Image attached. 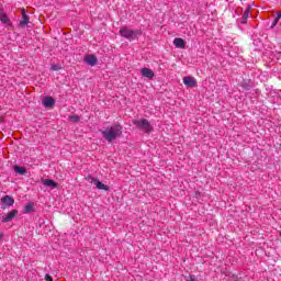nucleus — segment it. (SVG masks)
Instances as JSON below:
<instances>
[{"label":"nucleus","instance_id":"obj_1","mask_svg":"<svg viewBox=\"0 0 281 281\" xmlns=\"http://www.w3.org/2000/svg\"><path fill=\"white\" fill-rule=\"evenodd\" d=\"M100 133L105 142H109V144H111L112 142H115V139H117L119 137H122V125L113 124L105 130H100Z\"/></svg>","mask_w":281,"mask_h":281},{"label":"nucleus","instance_id":"obj_2","mask_svg":"<svg viewBox=\"0 0 281 281\" xmlns=\"http://www.w3.org/2000/svg\"><path fill=\"white\" fill-rule=\"evenodd\" d=\"M133 124L144 133H153V125H150V122L146 119L134 120Z\"/></svg>","mask_w":281,"mask_h":281},{"label":"nucleus","instance_id":"obj_3","mask_svg":"<svg viewBox=\"0 0 281 281\" xmlns=\"http://www.w3.org/2000/svg\"><path fill=\"white\" fill-rule=\"evenodd\" d=\"M120 36L123 38H127V41H135L137 36L139 35V31H134L128 27H122L119 31Z\"/></svg>","mask_w":281,"mask_h":281},{"label":"nucleus","instance_id":"obj_4","mask_svg":"<svg viewBox=\"0 0 281 281\" xmlns=\"http://www.w3.org/2000/svg\"><path fill=\"white\" fill-rule=\"evenodd\" d=\"M182 80L183 85H186V87H188L189 89H194V87H196L198 85L196 79L191 76H187Z\"/></svg>","mask_w":281,"mask_h":281},{"label":"nucleus","instance_id":"obj_5","mask_svg":"<svg viewBox=\"0 0 281 281\" xmlns=\"http://www.w3.org/2000/svg\"><path fill=\"white\" fill-rule=\"evenodd\" d=\"M83 61L90 65V67H95V65H98V57H95V55H86Z\"/></svg>","mask_w":281,"mask_h":281},{"label":"nucleus","instance_id":"obj_6","mask_svg":"<svg viewBox=\"0 0 281 281\" xmlns=\"http://www.w3.org/2000/svg\"><path fill=\"white\" fill-rule=\"evenodd\" d=\"M19 214L18 210H12L9 212L5 216L2 217V223H10L11 221H14V217Z\"/></svg>","mask_w":281,"mask_h":281},{"label":"nucleus","instance_id":"obj_7","mask_svg":"<svg viewBox=\"0 0 281 281\" xmlns=\"http://www.w3.org/2000/svg\"><path fill=\"white\" fill-rule=\"evenodd\" d=\"M140 74L144 78H148L149 80L155 78V71H153L150 68H142Z\"/></svg>","mask_w":281,"mask_h":281},{"label":"nucleus","instance_id":"obj_8","mask_svg":"<svg viewBox=\"0 0 281 281\" xmlns=\"http://www.w3.org/2000/svg\"><path fill=\"white\" fill-rule=\"evenodd\" d=\"M173 45L178 49H186V41H183V38H181V37H176L173 40Z\"/></svg>","mask_w":281,"mask_h":281},{"label":"nucleus","instance_id":"obj_9","mask_svg":"<svg viewBox=\"0 0 281 281\" xmlns=\"http://www.w3.org/2000/svg\"><path fill=\"white\" fill-rule=\"evenodd\" d=\"M43 186H45L46 188H52L53 190L55 188H58V183L52 179H44L42 180Z\"/></svg>","mask_w":281,"mask_h":281},{"label":"nucleus","instance_id":"obj_10","mask_svg":"<svg viewBox=\"0 0 281 281\" xmlns=\"http://www.w3.org/2000/svg\"><path fill=\"white\" fill-rule=\"evenodd\" d=\"M1 201L4 205H7V207H12V205H14V198L10 195L2 196Z\"/></svg>","mask_w":281,"mask_h":281},{"label":"nucleus","instance_id":"obj_11","mask_svg":"<svg viewBox=\"0 0 281 281\" xmlns=\"http://www.w3.org/2000/svg\"><path fill=\"white\" fill-rule=\"evenodd\" d=\"M43 105L46 108H52L54 104H56V100L52 97H45L42 101Z\"/></svg>","mask_w":281,"mask_h":281},{"label":"nucleus","instance_id":"obj_12","mask_svg":"<svg viewBox=\"0 0 281 281\" xmlns=\"http://www.w3.org/2000/svg\"><path fill=\"white\" fill-rule=\"evenodd\" d=\"M0 21L5 25H10V18H8V14H5L1 9H0Z\"/></svg>","mask_w":281,"mask_h":281},{"label":"nucleus","instance_id":"obj_13","mask_svg":"<svg viewBox=\"0 0 281 281\" xmlns=\"http://www.w3.org/2000/svg\"><path fill=\"white\" fill-rule=\"evenodd\" d=\"M32 212H34V202H29L24 206V213L25 214H32Z\"/></svg>","mask_w":281,"mask_h":281},{"label":"nucleus","instance_id":"obj_14","mask_svg":"<svg viewBox=\"0 0 281 281\" xmlns=\"http://www.w3.org/2000/svg\"><path fill=\"white\" fill-rule=\"evenodd\" d=\"M30 23V16L25 13L22 14V20L20 21V26L25 27Z\"/></svg>","mask_w":281,"mask_h":281},{"label":"nucleus","instance_id":"obj_15","mask_svg":"<svg viewBox=\"0 0 281 281\" xmlns=\"http://www.w3.org/2000/svg\"><path fill=\"white\" fill-rule=\"evenodd\" d=\"M94 186L98 188V190H105V192H109V187L102 183L100 180H97Z\"/></svg>","mask_w":281,"mask_h":281},{"label":"nucleus","instance_id":"obj_16","mask_svg":"<svg viewBox=\"0 0 281 281\" xmlns=\"http://www.w3.org/2000/svg\"><path fill=\"white\" fill-rule=\"evenodd\" d=\"M247 19H249V7L245 10L241 16V23H247Z\"/></svg>","mask_w":281,"mask_h":281},{"label":"nucleus","instance_id":"obj_17","mask_svg":"<svg viewBox=\"0 0 281 281\" xmlns=\"http://www.w3.org/2000/svg\"><path fill=\"white\" fill-rule=\"evenodd\" d=\"M14 172L18 175H25L26 170L23 167L14 166Z\"/></svg>","mask_w":281,"mask_h":281},{"label":"nucleus","instance_id":"obj_18","mask_svg":"<svg viewBox=\"0 0 281 281\" xmlns=\"http://www.w3.org/2000/svg\"><path fill=\"white\" fill-rule=\"evenodd\" d=\"M280 19H281V11L279 13H277V18L272 22L271 29L276 27V25H278V23H280Z\"/></svg>","mask_w":281,"mask_h":281},{"label":"nucleus","instance_id":"obj_19","mask_svg":"<svg viewBox=\"0 0 281 281\" xmlns=\"http://www.w3.org/2000/svg\"><path fill=\"white\" fill-rule=\"evenodd\" d=\"M52 71H60L63 69V66L60 64H53L50 66Z\"/></svg>","mask_w":281,"mask_h":281},{"label":"nucleus","instance_id":"obj_20","mask_svg":"<svg viewBox=\"0 0 281 281\" xmlns=\"http://www.w3.org/2000/svg\"><path fill=\"white\" fill-rule=\"evenodd\" d=\"M69 122H74V123H77V122H80V116L78 115H71L68 117Z\"/></svg>","mask_w":281,"mask_h":281},{"label":"nucleus","instance_id":"obj_21","mask_svg":"<svg viewBox=\"0 0 281 281\" xmlns=\"http://www.w3.org/2000/svg\"><path fill=\"white\" fill-rule=\"evenodd\" d=\"M86 181H88V183H94L95 184V181H98V179L94 178L93 176H87Z\"/></svg>","mask_w":281,"mask_h":281},{"label":"nucleus","instance_id":"obj_22","mask_svg":"<svg viewBox=\"0 0 281 281\" xmlns=\"http://www.w3.org/2000/svg\"><path fill=\"white\" fill-rule=\"evenodd\" d=\"M45 280H46V281H54V279H52V276H49V274H46V276H45Z\"/></svg>","mask_w":281,"mask_h":281},{"label":"nucleus","instance_id":"obj_23","mask_svg":"<svg viewBox=\"0 0 281 281\" xmlns=\"http://www.w3.org/2000/svg\"><path fill=\"white\" fill-rule=\"evenodd\" d=\"M3 239V234H0V240H2Z\"/></svg>","mask_w":281,"mask_h":281}]
</instances>
